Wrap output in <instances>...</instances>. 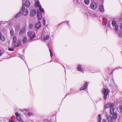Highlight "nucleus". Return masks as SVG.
Masks as SVG:
<instances>
[{
	"label": "nucleus",
	"mask_w": 122,
	"mask_h": 122,
	"mask_svg": "<svg viewBox=\"0 0 122 122\" xmlns=\"http://www.w3.org/2000/svg\"><path fill=\"white\" fill-rule=\"evenodd\" d=\"M114 104L113 103L108 102L104 106V108H110V113L112 115V117L114 119H116L117 117V114L116 112H114V109L113 107Z\"/></svg>",
	"instance_id": "1"
},
{
	"label": "nucleus",
	"mask_w": 122,
	"mask_h": 122,
	"mask_svg": "<svg viewBox=\"0 0 122 122\" xmlns=\"http://www.w3.org/2000/svg\"><path fill=\"white\" fill-rule=\"evenodd\" d=\"M109 91V90L106 88H104L102 90V91L104 95V100L106 99L107 96Z\"/></svg>",
	"instance_id": "2"
},
{
	"label": "nucleus",
	"mask_w": 122,
	"mask_h": 122,
	"mask_svg": "<svg viewBox=\"0 0 122 122\" xmlns=\"http://www.w3.org/2000/svg\"><path fill=\"white\" fill-rule=\"evenodd\" d=\"M27 35L28 36L30 37V39L31 40L35 36V33L32 32V31H29L27 33Z\"/></svg>",
	"instance_id": "3"
},
{
	"label": "nucleus",
	"mask_w": 122,
	"mask_h": 122,
	"mask_svg": "<svg viewBox=\"0 0 122 122\" xmlns=\"http://www.w3.org/2000/svg\"><path fill=\"white\" fill-rule=\"evenodd\" d=\"M22 10L23 11V14L24 15H27L28 13V11L27 9L25 8V5L23 4L22 6Z\"/></svg>",
	"instance_id": "4"
},
{
	"label": "nucleus",
	"mask_w": 122,
	"mask_h": 122,
	"mask_svg": "<svg viewBox=\"0 0 122 122\" xmlns=\"http://www.w3.org/2000/svg\"><path fill=\"white\" fill-rule=\"evenodd\" d=\"M91 8L93 10L96 9L97 7V4L95 2H92L91 3L90 5Z\"/></svg>",
	"instance_id": "5"
},
{
	"label": "nucleus",
	"mask_w": 122,
	"mask_h": 122,
	"mask_svg": "<svg viewBox=\"0 0 122 122\" xmlns=\"http://www.w3.org/2000/svg\"><path fill=\"white\" fill-rule=\"evenodd\" d=\"M26 29L25 27L23 28L20 31V32L19 35L21 36L23 34H24L26 32Z\"/></svg>",
	"instance_id": "6"
},
{
	"label": "nucleus",
	"mask_w": 122,
	"mask_h": 122,
	"mask_svg": "<svg viewBox=\"0 0 122 122\" xmlns=\"http://www.w3.org/2000/svg\"><path fill=\"white\" fill-rule=\"evenodd\" d=\"M15 115L16 116V118L17 120L19 121H21V119L20 117V114L18 112H16L15 113Z\"/></svg>",
	"instance_id": "7"
},
{
	"label": "nucleus",
	"mask_w": 122,
	"mask_h": 122,
	"mask_svg": "<svg viewBox=\"0 0 122 122\" xmlns=\"http://www.w3.org/2000/svg\"><path fill=\"white\" fill-rule=\"evenodd\" d=\"M99 9L100 11L102 12H103L104 11L103 6L102 4L100 5L99 6Z\"/></svg>",
	"instance_id": "8"
},
{
	"label": "nucleus",
	"mask_w": 122,
	"mask_h": 122,
	"mask_svg": "<svg viewBox=\"0 0 122 122\" xmlns=\"http://www.w3.org/2000/svg\"><path fill=\"white\" fill-rule=\"evenodd\" d=\"M47 46H48V47L49 48V49L50 51V55L51 56V57H52V56H53V53L51 51V44L50 43H48L47 44Z\"/></svg>",
	"instance_id": "9"
},
{
	"label": "nucleus",
	"mask_w": 122,
	"mask_h": 122,
	"mask_svg": "<svg viewBox=\"0 0 122 122\" xmlns=\"http://www.w3.org/2000/svg\"><path fill=\"white\" fill-rule=\"evenodd\" d=\"M81 66L80 65H79L77 66V71L81 72H83V69L81 68Z\"/></svg>",
	"instance_id": "10"
},
{
	"label": "nucleus",
	"mask_w": 122,
	"mask_h": 122,
	"mask_svg": "<svg viewBox=\"0 0 122 122\" xmlns=\"http://www.w3.org/2000/svg\"><path fill=\"white\" fill-rule=\"evenodd\" d=\"M88 85V84L87 82L85 83L84 85L83 86L81 87L80 88V90H84L85 89L86 87H87Z\"/></svg>",
	"instance_id": "11"
},
{
	"label": "nucleus",
	"mask_w": 122,
	"mask_h": 122,
	"mask_svg": "<svg viewBox=\"0 0 122 122\" xmlns=\"http://www.w3.org/2000/svg\"><path fill=\"white\" fill-rule=\"evenodd\" d=\"M36 13L35 10H31L30 13V15L31 16H33Z\"/></svg>",
	"instance_id": "12"
},
{
	"label": "nucleus",
	"mask_w": 122,
	"mask_h": 122,
	"mask_svg": "<svg viewBox=\"0 0 122 122\" xmlns=\"http://www.w3.org/2000/svg\"><path fill=\"white\" fill-rule=\"evenodd\" d=\"M37 16L38 19L39 20L41 19L42 17L41 14L39 12H37Z\"/></svg>",
	"instance_id": "13"
},
{
	"label": "nucleus",
	"mask_w": 122,
	"mask_h": 122,
	"mask_svg": "<svg viewBox=\"0 0 122 122\" xmlns=\"http://www.w3.org/2000/svg\"><path fill=\"white\" fill-rule=\"evenodd\" d=\"M107 119L108 122H112L113 119L111 116H108L107 117Z\"/></svg>",
	"instance_id": "14"
},
{
	"label": "nucleus",
	"mask_w": 122,
	"mask_h": 122,
	"mask_svg": "<svg viewBox=\"0 0 122 122\" xmlns=\"http://www.w3.org/2000/svg\"><path fill=\"white\" fill-rule=\"evenodd\" d=\"M5 40L4 37L2 35L1 33L0 32V40L1 41H4Z\"/></svg>",
	"instance_id": "15"
},
{
	"label": "nucleus",
	"mask_w": 122,
	"mask_h": 122,
	"mask_svg": "<svg viewBox=\"0 0 122 122\" xmlns=\"http://www.w3.org/2000/svg\"><path fill=\"white\" fill-rule=\"evenodd\" d=\"M41 24L40 22H38L36 25V28L37 29L41 27Z\"/></svg>",
	"instance_id": "16"
},
{
	"label": "nucleus",
	"mask_w": 122,
	"mask_h": 122,
	"mask_svg": "<svg viewBox=\"0 0 122 122\" xmlns=\"http://www.w3.org/2000/svg\"><path fill=\"white\" fill-rule=\"evenodd\" d=\"M24 5H25V6L27 7H28L30 6V2L27 0H26L25 1V4Z\"/></svg>",
	"instance_id": "17"
},
{
	"label": "nucleus",
	"mask_w": 122,
	"mask_h": 122,
	"mask_svg": "<svg viewBox=\"0 0 122 122\" xmlns=\"http://www.w3.org/2000/svg\"><path fill=\"white\" fill-rule=\"evenodd\" d=\"M35 6H36V7H39L40 6H41V5H40L39 1H37L36 2Z\"/></svg>",
	"instance_id": "18"
},
{
	"label": "nucleus",
	"mask_w": 122,
	"mask_h": 122,
	"mask_svg": "<svg viewBox=\"0 0 122 122\" xmlns=\"http://www.w3.org/2000/svg\"><path fill=\"white\" fill-rule=\"evenodd\" d=\"M97 120L98 122H101L102 120V118L100 114H99L98 115Z\"/></svg>",
	"instance_id": "19"
},
{
	"label": "nucleus",
	"mask_w": 122,
	"mask_h": 122,
	"mask_svg": "<svg viewBox=\"0 0 122 122\" xmlns=\"http://www.w3.org/2000/svg\"><path fill=\"white\" fill-rule=\"evenodd\" d=\"M114 27H115V30L117 31V34H119V33L117 31L119 29L118 25H116L115 26H114Z\"/></svg>",
	"instance_id": "20"
},
{
	"label": "nucleus",
	"mask_w": 122,
	"mask_h": 122,
	"mask_svg": "<svg viewBox=\"0 0 122 122\" xmlns=\"http://www.w3.org/2000/svg\"><path fill=\"white\" fill-rule=\"evenodd\" d=\"M118 111L121 112L122 111V105H120L119 106Z\"/></svg>",
	"instance_id": "21"
},
{
	"label": "nucleus",
	"mask_w": 122,
	"mask_h": 122,
	"mask_svg": "<svg viewBox=\"0 0 122 122\" xmlns=\"http://www.w3.org/2000/svg\"><path fill=\"white\" fill-rule=\"evenodd\" d=\"M49 38V35H46L44 38V41H46V40H48Z\"/></svg>",
	"instance_id": "22"
},
{
	"label": "nucleus",
	"mask_w": 122,
	"mask_h": 122,
	"mask_svg": "<svg viewBox=\"0 0 122 122\" xmlns=\"http://www.w3.org/2000/svg\"><path fill=\"white\" fill-rule=\"evenodd\" d=\"M21 41H18L14 45V46H15L18 47L21 44Z\"/></svg>",
	"instance_id": "23"
},
{
	"label": "nucleus",
	"mask_w": 122,
	"mask_h": 122,
	"mask_svg": "<svg viewBox=\"0 0 122 122\" xmlns=\"http://www.w3.org/2000/svg\"><path fill=\"white\" fill-rule=\"evenodd\" d=\"M21 12L20 11L15 16V18H18L21 15Z\"/></svg>",
	"instance_id": "24"
},
{
	"label": "nucleus",
	"mask_w": 122,
	"mask_h": 122,
	"mask_svg": "<svg viewBox=\"0 0 122 122\" xmlns=\"http://www.w3.org/2000/svg\"><path fill=\"white\" fill-rule=\"evenodd\" d=\"M112 24L113 26H114L116 25H117V22L115 21H112Z\"/></svg>",
	"instance_id": "25"
},
{
	"label": "nucleus",
	"mask_w": 122,
	"mask_h": 122,
	"mask_svg": "<svg viewBox=\"0 0 122 122\" xmlns=\"http://www.w3.org/2000/svg\"><path fill=\"white\" fill-rule=\"evenodd\" d=\"M17 38L15 36H14L13 39V41L15 43L17 41Z\"/></svg>",
	"instance_id": "26"
},
{
	"label": "nucleus",
	"mask_w": 122,
	"mask_h": 122,
	"mask_svg": "<svg viewBox=\"0 0 122 122\" xmlns=\"http://www.w3.org/2000/svg\"><path fill=\"white\" fill-rule=\"evenodd\" d=\"M39 10L40 12H44V10L43 8L42 7H41V6H40L39 7Z\"/></svg>",
	"instance_id": "27"
},
{
	"label": "nucleus",
	"mask_w": 122,
	"mask_h": 122,
	"mask_svg": "<svg viewBox=\"0 0 122 122\" xmlns=\"http://www.w3.org/2000/svg\"><path fill=\"white\" fill-rule=\"evenodd\" d=\"M84 2L85 3L86 5H88L89 4V0H84Z\"/></svg>",
	"instance_id": "28"
},
{
	"label": "nucleus",
	"mask_w": 122,
	"mask_h": 122,
	"mask_svg": "<svg viewBox=\"0 0 122 122\" xmlns=\"http://www.w3.org/2000/svg\"><path fill=\"white\" fill-rule=\"evenodd\" d=\"M27 41V39L26 37H24L23 38V42L24 43H26Z\"/></svg>",
	"instance_id": "29"
},
{
	"label": "nucleus",
	"mask_w": 122,
	"mask_h": 122,
	"mask_svg": "<svg viewBox=\"0 0 122 122\" xmlns=\"http://www.w3.org/2000/svg\"><path fill=\"white\" fill-rule=\"evenodd\" d=\"M10 35L12 36H13L14 35V31L13 30H11L10 31Z\"/></svg>",
	"instance_id": "30"
},
{
	"label": "nucleus",
	"mask_w": 122,
	"mask_h": 122,
	"mask_svg": "<svg viewBox=\"0 0 122 122\" xmlns=\"http://www.w3.org/2000/svg\"><path fill=\"white\" fill-rule=\"evenodd\" d=\"M91 15L93 17H95L96 16V14L94 13L91 14Z\"/></svg>",
	"instance_id": "31"
},
{
	"label": "nucleus",
	"mask_w": 122,
	"mask_h": 122,
	"mask_svg": "<svg viewBox=\"0 0 122 122\" xmlns=\"http://www.w3.org/2000/svg\"><path fill=\"white\" fill-rule=\"evenodd\" d=\"M4 52L2 50H1L0 51V56Z\"/></svg>",
	"instance_id": "32"
},
{
	"label": "nucleus",
	"mask_w": 122,
	"mask_h": 122,
	"mask_svg": "<svg viewBox=\"0 0 122 122\" xmlns=\"http://www.w3.org/2000/svg\"><path fill=\"white\" fill-rule=\"evenodd\" d=\"M33 25L32 24H30L29 25V27L30 28H31L33 27Z\"/></svg>",
	"instance_id": "33"
},
{
	"label": "nucleus",
	"mask_w": 122,
	"mask_h": 122,
	"mask_svg": "<svg viewBox=\"0 0 122 122\" xmlns=\"http://www.w3.org/2000/svg\"><path fill=\"white\" fill-rule=\"evenodd\" d=\"M33 115V113L31 112H29L28 113L27 115L28 116H30Z\"/></svg>",
	"instance_id": "34"
},
{
	"label": "nucleus",
	"mask_w": 122,
	"mask_h": 122,
	"mask_svg": "<svg viewBox=\"0 0 122 122\" xmlns=\"http://www.w3.org/2000/svg\"><path fill=\"white\" fill-rule=\"evenodd\" d=\"M120 31H122V23L121 24V25L120 26Z\"/></svg>",
	"instance_id": "35"
},
{
	"label": "nucleus",
	"mask_w": 122,
	"mask_h": 122,
	"mask_svg": "<svg viewBox=\"0 0 122 122\" xmlns=\"http://www.w3.org/2000/svg\"><path fill=\"white\" fill-rule=\"evenodd\" d=\"M8 50L10 51H13L14 50V49L10 48H9L8 49Z\"/></svg>",
	"instance_id": "36"
},
{
	"label": "nucleus",
	"mask_w": 122,
	"mask_h": 122,
	"mask_svg": "<svg viewBox=\"0 0 122 122\" xmlns=\"http://www.w3.org/2000/svg\"><path fill=\"white\" fill-rule=\"evenodd\" d=\"M121 32H122L121 33H120V34L119 35V37H122V31Z\"/></svg>",
	"instance_id": "37"
},
{
	"label": "nucleus",
	"mask_w": 122,
	"mask_h": 122,
	"mask_svg": "<svg viewBox=\"0 0 122 122\" xmlns=\"http://www.w3.org/2000/svg\"><path fill=\"white\" fill-rule=\"evenodd\" d=\"M102 122H107L105 120L103 119V120Z\"/></svg>",
	"instance_id": "38"
},
{
	"label": "nucleus",
	"mask_w": 122,
	"mask_h": 122,
	"mask_svg": "<svg viewBox=\"0 0 122 122\" xmlns=\"http://www.w3.org/2000/svg\"><path fill=\"white\" fill-rule=\"evenodd\" d=\"M9 122H15L13 121L12 120H10L9 121Z\"/></svg>",
	"instance_id": "39"
},
{
	"label": "nucleus",
	"mask_w": 122,
	"mask_h": 122,
	"mask_svg": "<svg viewBox=\"0 0 122 122\" xmlns=\"http://www.w3.org/2000/svg\"><path fill=\"white\" fill-rule=\"evenodd\" d=\"M122 20V18L121 17H120L119 19V20Z\"/></svg>",
	"instance_id": "40"
},
{
	"label": "nucleus",
	"mask_w": 122,
	"mask_h": 122,
	"mask_svg": "<svg viewBox=\"0 0 122 122\" xmlns=\"http://www.w3.org/2000/svg\"><path fill=\"white\" fill-rule=\"evenodd\" d=\"M107 26L108 27H109L110 26V25H109V23H108V24L107 25Z\"/></svg>",
	"instance_id": "41"
},
{
	"label": "nucleus",
	"mask_w": 122,
	"mask_h": 122,
	"mask_svg": "<svg viewBox=\"0 0 122 122\" xmlns=\"http://www.w3.org/2000/svg\"><path fill=\"white\" fill-rule=\"evenodd\" d=\"M44 25H45V19H44Z\"/></svg>",
	"instance_id": "42"
},
{
	"label": "nucleus",
	"mask_w": 122,
	"mask_h": 122,
	"mask_svg": "<svg viewBox=\"0 0 122 122\" xmlns=\"http://www.w3.org/2000/svg\"><path fill=\"white\" fill-rule=\"evenodd\" d=\"M69 22V21H67V22H66V23L68 25H69V24H68V23Z\"/></svg>",
	"instance_id": "43"
},
{
	"label": "nucleus",
	"mask_w": 122,
	"mask_h": 122,
	"mask_svg": "<svg viewBox=\"0 0 122 122\" xmlns=\"http://www.w3.org/2000/svg\"><path fill=\"white\" fill-rule=\"evenodd\" d=\"M113 71H112V72H111L110 73V75H111V74L113 73Z\"/></svg>",
	"instance_id": "44"
}]
</instances>
